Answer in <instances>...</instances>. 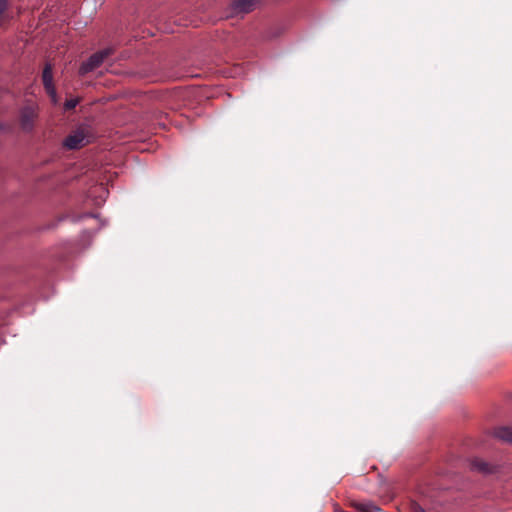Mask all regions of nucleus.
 <instances>
[{"mask_svg":"<svg viewBox=\"0 0 512 512\" xmlns=\"http://www.w3.org/2000/svg\"><path fill=\"white\" fill-rule=\"evenodd\" d=\"M92 138L93 134L90 126L80 125L65 138L63 145L69 150H75L89 144Z\"/></svg>","mask_w":512,"mask_h":512,"instance_id":"1","label":"nucleus"},{"mask_svg":"<svg viewBox=\"0 0 512 512\" xmlns=\"http://www.w3.org/2000/svg\"><path fill=\"white\" fill-rule=\"evenodd\" d=\"M114 53L112 48H105L92 54L79 68L80 75H86L89 72L99 68L104 61Z\"/></svg>","mask_w":512,"mask_h":512,"instance_id":"2","label":"nucleus"},{"mask_svg":"<svg viewBox=\"0 0 512 512\" xmlns=\"http://www.w3.org/2000/svg\"><path fill=\"white\" fill-rule=\"evenodd\" d=\"M260 3V0H232L231 11L233 14H246L253 11Z\"/></svg>","mask_w":512,"mask_h":512,"instance_id":"3","label":"nucleus"},{"mask_svg":"<svg viewBox=\"0 0 512 512\" xmlns=\"http://www.w3.org/2000/svg\"><path fill=\"white\" fill-rule=\"evenodd\" d=\"M42 80L47 94L51 97L52 101L56 103L57 95L56 89L53 84L52 67L50 64L45 65L42 73Z\"/></svg>","mask_w":512,"mask_h":512,"instance_id":"4","label":"nucleus"},{"mask_svg":"<svg viewBox=\"0 0 512 512\" xmlns=\"http://www.w3.org/2000/svg\"><path fill=\"white\" fill-rule=\"evenodd\" d=\"M36 117L37 112L34 106L28 105L22 108L20 113V122L22 128L26 131L31 130Z\"/></svg>","mask_w":512,"mask_h":512,"instance_id":"5","label":"nucleus"},{"mask_svg":"<svg viewBox=\"0 0 512 512\" xmlns=\"http://www.w3.org/2000/svg\"><path fill=\"white\" fill-rule=\"evenodd\" d=\"M470 468L484 474L492 473V466L480 458H474L470 461Z\"/></svg>","mask_w":512,"mask_h":512,"instance_id":"6","label":"nucleus"},{"mask_svg":"<svg viewBox=\"0 0 512 512\" xmlns=\"http://www.w3.org/2000/svg\"><path fill=\"white\" fill-rule=\"evenodd\" d=\"M494 436L503 443H512V430L509 427L495 428Z\"/></svg>","mask_w":512,"mask_h":512,"instance_id":"7","label":"nucleus"},{"mask_svg":"<svg viewBox=\"0 0 512 512\" xmlns=\"http://www.w3.org/2000/svg\"><path fill=\"white\" fill-rule=\"evenodd\" d=\"M8 9V0H0V26H2L6 21L9 20Z\"/></svg>","mask_w":512,"mask_h":512,"instance_id":"8","label":"nucleus"},{"mask_svg":"<svg viewBox=\"0 0 512 512\" xmlns=\"http://www.w3.org/2000/svg\"><path fill=\"white\" fill-rule=\"evenodd\" d=\"M355 507L358 512H381V508L373 503H358L355 504Z\"/></svg>","mask_w":512,"mask_h":512,"instance_id":"9","label":"nucleus"},{"mask_svg":"<svg viewBox=\"0 0 512 512\" xmlns=\"http://www.w3.org/2000/svg\"><path fill=\"white\" fill-rule=\"evenodd\" d=\"M78 103H79L78 98L68 99V100H66V102L64 104V108H65V110H72L78 105Z\"/></svg>","mask_w":512,"mask_h":512,"instance_id":"10","label":"nucleus"},{"mask_svg":"<svg viewBox=\"0 0 512 512\" xmlns=\"http://www.w3.org/2000/svg\"><path fill=\"white\" fill-rule=\"evenodd\" d=\"M410 510L411 512H426L425 509H423L417 502L412 501L410 503Z\"/></svg>","mask_w":512,"mask_h":512,"instance_id":"11","label":"nucleus"}]
</instances>
